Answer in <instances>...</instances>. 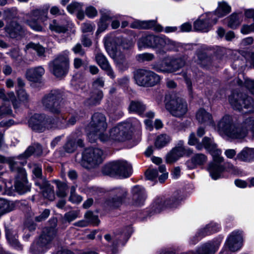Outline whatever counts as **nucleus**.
I'll list each match as a JSON object with an SVG mask.
<instances>
[{"instance_id":"f257e3e1","label":"nucleus","mask_w":254,"mask_h":254,"mask_svg":"<svg viewBox=\"0 0 254 254\" xmlns=\"http://www.w3.org/2000/svg\"><path fill=\"white\" fill-rule=\"evenodd\" d=\"M218 130L232 138L240 139L245 137L250 131L254 136V117L246 119L240 127L233 124V120L229 115L224 116L218 124Z\"/></svg>"},{"instance_id":"f03ea898","label":"nucleus","mask_w":254,"mask_h":254,"mask_svg":"<svg viewBox=\"0 0 254 254\" xmlns=\"http://www.w3.org/2000/svg\"><path fill=\"white\" fill-rule=\"evenodd\" d=\"M202 142L204 148L213 157V162L209 164L207 170L212 179L217 180L221 177L222 173L225 170V166L221 164L224 160L223 157L221 156L222 151L217 148L212 138L204 137Z\"/></svg>"},{"instance_id":"7ed1b4c3","label":"nucleus","mask_w":254,"mask_h":254,"mask_svg":"<svg viewBox=\"0 0 254 254\" xmlns=\"http://www.w3.org/2000/svg\"><path fill=\"white\" fill-rule=\"evenodd\" d=\"M107 127V124L105 116L99 113L94 114L91 122L86 127L89 141L94 142L97 138L102 141H107L108 135L104 133Z\"/></svg>"},{"instance_id":"20e7f679","label":"nucleus","mask_w":254,"mask_h":254,"mask_svg":"<svg viewBox=\"0 0 254 254\" xmlns=\"http://www.w3.org/2000/svg\"><path fill=\"white\" fill-rule=\"evenodd\" d=\"M140 122L135 118L128 119L125 122L122 123L113 127L110 131V135L108 140L111 138L113 140L123 141L129 138L130 132L132 128L138 127Z\"/></svg>"},{"instance_id":"39448f33","label":"nucleus","mask_w":254,"mask_h":254,"mask_svg":"<svg viewBox=\"0 0 254 254\" xmlns=\"http://www.w3.org/2000/svg\"><path fill=\"white\" fill-rule=\"evenodd\" d=\"M62 93L59 90H52L42 100L45 110L55 114H60L64 107Z\"/></svg>"},{"instance_id":"423d86ee","label":"nucleus","mask_w":254,"mask_h":254,"mask_svg":"<svg viewBox=\"0 0 254 254\" xmlns=\"http://www.w3.org/2000/svg\"><path fill=\"white\" fill-rule=\"evenodd\" d=\"M165 108L173 116L179 118L184 117L188 111L187 102L173 95L166 97Z\"/></svg>"},{"instance_id":"0eeeda50","label":"nucleus","mask_w":254,"mask_h":254,"mask_svg":"<svg viewBox=\"0 0 254 254\" xmlns=\"http://www.w3.org/2000/svg\"><path fill=\"white\" fill-rule=\"evenodd\" d=\"M103 172L109 176L117 175L122 178H127L131 174V166L126 161H117L105 165Z\"/></svg>"},{"instance_id":"6e6552de","label":"nucleus","mask_w":254,"mask_h":254,"mask_svg":"<svg viewBox=\"0 0 254 254\" xmlns=\"http://www.w3.org/2000/svg\"><path fill=\"white\" fill-rule=\"evenodd\" d=\"M229 101L232 108L239 111L243 109L246 113L254 112V101L251 97L243 95L242 93L233 92L229 97Z\"/></svg>"},{"instance_id":"1a4fd4ad","label":"nucleus","mask_w":254,"mask_h":254,"mask_svg":"<svg viewBox=\"0 0 254 254\" xmlns=\"http://www.w3.org/2000/svg\"><path fill=\"white\" fill-rule=\"evenodd\" d=\"M29 127L37 132H43L46 129H51L57 127L55 119L47 118L44 114H36L31 117L28 121Z\"/></svg>"},{"instance_id":"9d476101","label":"nucleus","mask_w":254,"mask_h":254,"mask_svg":"<svg viewBox=\"0 0 254 254\" xmlns=\"http://www.w3.org/2000/svg\"><path fill=\"white\" fill-rule=\"evenodd\" d=\"M68 55L67 50L64 51L49 63V66L56 76L62 77L67 73L69 65Z\"/></svg>"},{"instance_id":"9b49d317","label":"nucleus","mask_w":254,"mask_h":254,"mask_svg":"<svg viewBox=\"0 0 254 254\" xmlns=\"http://www.w3.org/2000/svg\"><path fill=\"white\" fill-rule=\"evenodd\" d=\"M136 83L139 86L151 87L156 85L160 81V77L149 70L140 69L134 74Z\"/></svg>"},{"instance_id":"f8f14e48","label":"nucleus","mask_w":254,"mask_h":254,"mask_svg":"<svg viewBox=\"0 0 254 254\" xmlns=\"http://www.w3.org/2000/svg\"><path fill=\"white\" fill-rule=\"evenodd\" d=\"M50 7L49 4L44 5L42 8L32 10L29 14V19L26 21L27 24L34 30L41 31L42 26L37 20L45 22L48 19V13Z\"/></svg>"},{"instance_id":"ddd939ff","label":"nucleus","mask_w":254,"mask_h":254,"mask_svg":"<svg viewBox=\"0 0 254 254\" xmlns=\"http://www.w3.org/2000/svg\"><path fill=\"white\" fill-rule=\"evenodd\" d=\"M243 245L242 232L236 230L232 232L227 238L224 247L219 254H230L239 250Z\"/></svg>"},{"instance_id":"4468645a","label":"nucleus","mask_w":254,"mask_h":254,"mask_svg":"<svg viewBox=\"0 0 254 254\" xmlns=\"http://www.w3.org/2000/svg\"><path fill=\"white\" fill-rule=\"evenodd\" d=\"M54 237V232L49 231L47 234L44 232L39 239L31 246L30 252L32 254H43L51 246V242Z\"/></svg>"},{"instance_id":"2eb2a0df","label":"nucleus","mask_w":254,"mask_h":254,"mask_svg":"<svg viewBox=\"0 0 254 254\" xmlns=\"http://www.w3.org/2000/svg\"><path fill=\"white\" fill-rule=\"evenodd\" d=\"M16 173L15 189L20 194L27 192L30 190V185L28 184L25 170L22 166H17L15 171Z\"/></svg>"},{"instance_id":"dca6fc26","label":"nucleus","mask_w":254,"mask_h":254,"mask_svg":"<svg viewBox=\"0 0 254 254\" xmlns=\"http://www.w3.org/2000/svg\"><path fill=\"white\" fill-rule=\"evenodd\" d=\"M103 151L98 148L89 147L84 150L82 153V159L91 167L100 164L103 161Z\"/></svg>"},{"instance_id":"f3484780","label":"nucleus","mask_w":254,"mask_h":254,"mask_svg":"<svg viewBox=\"0 0 254 254\" xmlns=\"http://www.w3.org/2000/svg\"><path fill=\"white\" fill-rule=\"evenodd\" d=\"M176 48V43L165 36H156L155 49L156 54L163 55L166 51L175 50Z\"/></svg>"},{"instance_id":"a211bd4d","label":"nucleus","mask_w":254,"mask_h":254,"mask_svg":"<svg viewBox=\"0 0 254 254\" xmlns=\"http://www.w3.org/2000/svg\"><path fill=\"white\" fill-rule=\"evenodd\" d=\"M213 17V13H209L197 19L193 24L194 30L203 32H208L211 27L217 22V18Z\"/></svg>"},{"instance_id":"6ab92c4d","label":"nucleus","mask_w":254,"mask_h":254,"mask_svg":"<svg viewBox=\"0 0 254 254\" xmlns=\"http://www.w3.org/2000/svg\"><path fill=\"white\" fill-rule=\"evenodd\" d=\"M42 148L41 145L38 143H35L28 147L24 153L18 156L17 158H11L9 160L10 167L13 170L14 165L17 164L18 162L17 160H21V161H25L26 163V159L30 156L32 154H34L35 155L39 156L42 153Z\"/></svg>"},{"instance_id":"aec40b11","label":"nucleus","mask_w":254,"mask_h":254,"mask_svg":"<svg viewBox=\"0 0 254 254\" xmlns=\"http://www.w3.org/2000/svg\"><path fill=\"white\" fill-rule=\"evenodd\" d=\"M179 204L177 199L159 198L153 204V210L155 212L159 213L165 208L176 207Z\"/></svg>"},{"instance_id":"412c9836","label":"nucleus","mask_w":254,"mask_h":254,"mask_svg":"<svg viewBox=\"0 0 254 254\" xmlns=\"http://www.w3.org/2000/svg\"><path fill=\"white\" fill-rule=\"evenodd\" d=\"M101 17L98 23V28L96 32L97 34L106 30L108 26V21L118 17L114 16L112 12L108 9L102 8L100 10Z\"/></svg>"},{"instance_id":"4be33fe9","label":"nucleus","mask_w":254,"mask_h":254,"mask_svg":"<svg viewBox=\"0 0 254 254\" xmlns=\"http://www.w3.org/2000/svg\"><path fill=\"white\" fill-rule=\"evenodd\" d=\"M95 60L100 67L106 71L107 74L110 78H115V74L113 68L110 64L106 57L102 53H97L95 56Z\"/></svg>"},{"instance_id":"5701e85b","label":"nucleus","mask_w":254,"mask_h":254,"mask_svg":"<svg viewBox=\"0 0 254 254\" xmlns=\"http://www.w3.org/2000/svg\"><path fill=\"white\" fill-rule=\"evenodd\" d=\"M195 117L198 122L201 125L214 126L211 114L203 109H200L197 111Z\"/></svg>"},{"instance_id":"b1692460","label":"nucleus","mask_w":254,"mask_h":254,"mask_svg":"<svg viewBox=\"0 0 254 254\" xmlns=\"http://www.w3.org/2000/svg\"><path fill=\"white\" fill-rule=\"evenodd\" d=\"M166 66H169L170 72L172 73L178 70L185 64V61L182 58H171L166 57L165 58Z\"/></svg>"},{"instance_id":"393cba45","label":"nucleus","mask_w":254,"mask_h":254,"mask_svg":"<svg viewBox=\"0 0 254 254\" xmlns=\"http://www.w3.org/2000/svg\"><path fill=\"white\" fill-rule=\"evenodd\" d=\"M220 241L207 243L199 248L195 254H213L219 249Z\"/></svg>"},{"instance_id":"a878e982","label":"nucleus","mask_w":254,"mask_h":254,"mask_svg":"<svg viewBox=\"0 0 254 254\" xmlns=\"http://www.w3.org/2000/svg\"><path fill=\"white\" fill-rule=\"evenodd\" d=\"M133 204L136 206L142 205L146 198L145 191L143 188L136 186L132 189Z\"/></svg>"},{"instance_id":"bb28decb","label":"nucleus","mask_w":254,"mask_h":254,"mask_svg":"<svg viewBox=\"0 0 254 254\" xmlns=\"http://www.w3.org/2000/svg\"><path fill=\"white\" fill-rule=\"evenodd\" d=\"M45 73V69L42 66L30 68L27 69L26 78L30 81L38 82Z\"/></svg>"},{"instance_id":"cd10ccee","label":"nucleus","mask_w":254,"mask_h":254,"mask_svg":"<svg viewBox=\"0 0 254 254\" xmlns=\"http://www.w3.org/2000/svg\"><path fill=\"white\" fill-rule=\"evenodd\" d=\"M207 161V156L202 153H197L194 155L190 160L187 161L186 164L190 169L196 168L204 165Z\"/></svg>"},{"instance_id":"c85d7f7f","label":"nucleus","mask_w":254,"mask_h":254,"mask_svg":"<svg viewBox=\"0 0 254 254\" xmlns=\"http://www.w3.org/2000/svg\"><path fill=\"white\" fill-rule=\"evenodd\" d=\"M156 36L154 35H147L142 36L137 42L138 48L140 50L148 48L155 49Z\"/></svg>"},{"instance_id":"c756f323","label":"nucleus","mask_w":254,"mask_h":254,"mask_svg":"<svg viewBox=\"0 0 254 254\" xmlns=\"http://www.w3.org/2000/svg\"><path fill=\"white\" fill-rule=\"evenodd\" d=\"M5 235L8 243L12 247L18 250H22V246L17 240L18 237L15 231L9 229H6L5 230Z\"/></svg>"},{"instance_id":"7c9ffc66","label":"nucleus","mask_w":254,"mask_h":254,"mask_svg":"<svg viewBox=\"0 0 254 254\" xmlns=\"http://www.w3.org/2000/svg\"><path fill=\"white\" fill-rule=\"evenodd\" d=\"M15 204L13 201L0 198V217L13 210Z\"/></svg>"},{"instance_id":"2f4dec72","label":"nucleus","mask_w":254,"mask_h":254,"mask_svg":"<svg viewBox=\"0 0 254 254\" xmlns=\"http://www.w3.org/2000/svg\"><path fill=\"white\" fill-rule=\"evenodd\" d=\"M236 159L250 161L254 159V148L246 147L238 154Z\"/></svg>"},{"instance_id":"473e14b6","label":"nucleus","mask_w":254,"mask_h":254,"mask_svg":"<svg viewBox=\"0 0 254 254\" xmlns=\"http://www.w3.org/2000/svg\"><path fill=\"white\" fill-rule=\"evenodd\" d=\"M171 140V137L169 135L166 133L161 134L156 137L154 145L156 148L161 149L168 144Z\"/></svg>"},{"instance_id":"72a5a7b5","label":"nucleus","mask_w":254,"mask_h":254,"mask_svg":"<svg viewBox=\"0 0 254 254\" xmlns=\"http://www.w3.org/2000/svg\"><path fill=\"white\" fill-rule=\"evenodd\" d=\"M117 197L113 198L112 200L108 202L109 205L113 207H117L121 204L122 199L127 194V191L125 189L118 188L117 189Z\"/></svg>"},{"instance_id":"f704fd0d","label":"nucleus","mask_w":254,"mask_h":254,"mask_svg":"<svg viewBox=\"0 0 254 254\" xmlns=\"http://www.w3.org/2000/svg\"><path fill=\"white\" fill-rule=\"evenodd\" d=\"M231 9V6L226 2H219L218 6L215 10V13H213V17H215L216 16L218 17L224 16L230 13Z\"/></svg>"},{"instance_id":"c9c22d12","label":"nucleus","mask_w":254,"mask_h":254,"mask_svg":"<svg viewBox=\"0 0 254 254\" xmlns=\"http://www.w3.org/2000/svg\"><path fill=\"white\" fill-rule=\"evenodd\" d=\"M146 109V106L142 102L138 101H132L128 106L130 112L142 115Z\"/></svg>"},{"instance_id":"e433bc0d","label":"nucleus","mask_w":254,"mask_h":254,"mask_svg":"<svg viewBox=\"0 0 254 254\" xmlns=\"http://www.w3.org/2000/svg\"><path fill=\"white\" fill-rule=\"evenodd\" d=\"M103 96L101 90H95L91 94L90 97L86 101V104L88 105H96L100 103Z\"/></svg>"},{"instance_id":"4c0bfd02","label":"nucleus","mask_w":254,"mask_h":254,"mask_svg":"<svg viewBox=\"0 0 254 254\" xmlns=\"http://www.w3.org/2000/svg\"><path fill=\"white\" fill-rule=\"evenodd\" d=\"M220 228L218 224L215 223H211L206 225L204 229L200 230L198 234L200 237H202L206 235L218 232L220 230Z\"/></svg>"},{"instance_id":"58836bf2","label":"nucleus","mask_w":254,"mask_h":254,"mask_svg":"<svg viewBox=\"0 0 254 254\" xmlns=\"http://www.w3.org/2000/svg\"><path fill=\"white\" fill-rule=\"evenodd\" d=\"M242 14L233 13L227 19L228 26L231 28H236L242 21Z\"/></svg>"},{"instance_id":"ea45409f","label":"nucleus","mask_w":254,"mask_h":254,"mask_svg":"<svg viewBox=\"0 0 254 254\" xmlns=\"http://www.w3.org/2000/svg\"><path fill=\"white\" fill-rule=\"evenodd\" d=\"M0 99L5 101H10L14 108H17L19 106V103L17 101L14 93L12 92L7 93L5 95L4 93V90L0 89Z\"/></svg>"},{"instance_id":"a19ab883","label":"nucleus","mask_w":254,"mask_h":254,"mask_svg":"<svg viewBox=\"0 0 254 254\" xmlns=\"http://www.w3.org/2000/svg\"><path fill=\"white\" fill-rule=\"evenodd\" d=\"M141 29H152L157 32H161L163 28L156 23L154 20L141 21Z\"/></svg>"},{"instance_id":"79ce46f5","label":"nucleus","mask_w":254,"mask_h":254,"mask_svg":"<svg viewBox=\"0 0 254 254\" xmlns=\"http://www.w3.org/2000/svg\"><path fill=\"white\" fill-rule=\"evenodd\" d=\"M151 68L158 72L163 73H170L169 66H166L165 64V58L163 59V62H155L151 64Z\"/></svg>"},{"instance_id":"37998d69","label":"nucleus","mask_w":254,"mask_h":254,"mask_svg":"<svg viewBox=\"0 0 254 254\" xmlns=\"http://www.w3.org/2000/svg\"><path fill=\"white\" fill-rule=\"evenodd\" d=\"M26 49H32L35 50L39 57H44L45 49L44 47L39 44L30 43L26 46Z\"/></svg>"},{"instance_id":"c03bdc74","label":"nucleus","mask_w":254,"mask_h":254,"mask_svg":"<svg viewBox=\"0 0 254 254\" xmlns=\"http://www.w3.org/2000/svg\"><path fill=\"white\" fill-rule=\"evenodd\" d=\"M6 31L8 33L11 37H15L16 35L22 31L20 25L15 22H12L10 26L5 28Z\"/></svg>"},{"instance_id":"a18cd8bd","label":"nucleus","mask_w":254,"mask_h":254,"mask_svg":"<svg viewBox=\"0 0 254 254\" xmlns=\"http://www.w3.org/2000/svg\"><path fill=\"white\" fill-rule=\"evenodd\" d=\"M49 28L52 31H54L59 33H64L67 30V28L65 26L59 24L56 20H54L50 24Z\"/></svg>"},{"instance_id":"49530a36","label":"nucleus","mask_w":254,"mask_h":254,"mask_svg":"<svg viewBox=\"0 0 254 254\" xmlns=\"http://www.w3.org/2000/svg\"><path fill=\"white\" fill-rule=\"evenodd\" d=\"M79 217V211L71 210L64 215L63 218V222H70Z\"/></svg>"},{"instance_id":"de8ad7c7","label":"nucleus","mask_w":254,"mask_h":254,"mask_svg":"<svg viewBox=\"0 0 254 254\" xmlns=\"http://www.w3.org/2000/svg\"><path fill=\"white\" fill-rule=\"evenodd\" d=\"M55 182L58 188L57 195L60 197H64L66 195V191L67 189V185L59 181H55Z\"/></svg>"},{"instance_id":"09e8293b","label":"nucleus","mask_w":254,"mask_h":254,"mask_svg":"<svg viewBox=\"0 0 254 254\" xmlns=\"http://www.w3.org/2000/svg\"><path fill=\"white\" fill-rule=\"evenodd\" d=\"M85 218L88 222V225L91 224L94 225H98L99 220L98 216L93 214L92 212L88 211L84 215Z\"/></svg>"},{"instance_id":"8fccbe9b","label":"nucleus","mask_w":254,"mask_h":254,"mask_svg":"<svg viewBox=\"0 0 254 254\" xmlns=\"http://www.w3.org/2000/svg\"><path fill=\"white\" fill-rule=\"evenodd\" d=\"M136 59L139 62H149L154 59V54L149 53H144L136 56Z\"/></svg>"},{"instance_id":"3c124183","label":"nucleus","mask_w":254,"mask_h":254,"mask_svg":"<svg viewBox=\"0 0 254 254\" xmlns=\"http://www.w3.org/2000/svg\"><path fill=\"white\" fill-rule=\"evenodd\" d=\"M75 190L76 188L74 186L71 188L69 200L74 203H79L82 200V198L81 196L75 193Z\"/></svg>"},{"instance_id":"603ef678","label":"nucleus","mask_w":254,"mask_h":254,"mask_svg":"<svg viewBox=\"0 0 254 254\" xmlns=\"http://www.w3.org/2000/svg\"><path fill=\"white\" fill-rule=\"evenodd\" d=\"M82 3L77 2H72L67 6V9L70 13L77 12L82 9Z\"/></svg>"},{"instance_id":"864d4df0","label":"nucleus","mask_w":254,"mask_h":254,"mask_svg":"<svg viewBox=\"0 0 254 254\" xmlns=\"http://www.w3.org/2000/svg\"><path fill=\"white\" fill-rule=\"evenodd\" d=\"M76 146L74 140L68 139L64 146V149L66 152L72 153L76 149Z\"/></svg>"},{"instance_id":"5fc2aeb1","label":"nucleus","mask_w":254,"mask_h":254,"mask_svg":"<svg viewBox=\"0 0 254 254\" xmlns=\"http://www.w3.org/2000/svg\"><path fill=\"white\" fill-rule=\"evenodd\" d=\"M116 65L118 69L120 71H124L128 68V64L126 60L123 58L120 59L118 58H116Z\"/></svg>"},{"instance_id":"6e6d98bb","label":"nucleus","mask_w":254,"mask_h":254,"mask_svg":"<svg viewBox=\"0 0 254 254\" xmlns=\"http://www.w3.org/2000/svg\"><path fill=\"white\" fill-rule=\"evenodd\" d=\"M158 172L161 173L160 175H159V181L161 183H163L168 178V174L166 171V167L164 165H162L159 167Z\"/></svg>"},{"instance_id":"4d7b16f0","label":"nucleus","mask_w":254,"mask_h":254,"mask_svg":"<svg viewBox=\"0 0 254 254\" xmlns=\"http://www.w3.org/2000/svg\"><path fill=\"white\" fill-rule=\"evenodd\" d=\"M172 150L176 153L179 158L187 152L192 153V151L190 149H186L185 147H175Z\"/></svg>"},{"instance_id":"13d9d810","label":"nucleus","mask_w":254,"mask_h":254,"mask_svg":"<svg viewBox=\"0 0 254 254\" xmlns=\"http://www.w3.org/2000/svg\"><path fill=\"white\" fill-rule=\"evenodd\" d=\"M159 176V172L156 169H148L145 172L146 178L149 180H153Z\"/></svg>"},{"instance_id":"bf43d9fd","label":"nucleus","mask_w":254,"mask_h":254,"mask_svg":"<svg viewBox=\"0 0 254 254\" xmlns=\"http://www.w3.org/2000/svg\"><path fill=\"white\" fill-rule=\"evenodd\" d=\"M86 15L90 18H93L98 14L97 9L92 6H89L85 9Z\"/></svg>"},{"instance_id":"052dcab7","label":"nucleus","mask_w":254,"mask_h":254,"mask_svg":"<svg viewBox=\"0 0 254 254\" xmlns=\"http://www.w3.org/2000/svg\"><path fill=\"white\" fill-rule=\"evenodd\" d=\"M95 25L90 22H85L82 24L81 30L83 33L91 32L95 29Z\"/></svg>"},{"instance_id":"680f3d73","label":"nucleus","mask_w":254,"mask_h":254,"mask_svg":"<svg viewBox=\"0 0 254 254\" xmlns=\"http://www.w3.org/2000/svg\"><path fill=\"white\" fill-rule=\"evenodd\" d=\"M18 99L22 102H27L29 101V96L23 89H20L17 92Z\"/></svg>"},{"instance_id":"e2e57ef3","label":"nucleus","mask_w":254,"mask_h":254,"mask_svg":"<svg viewBox=\"0 0 254 254\" xmlns=\"http://www.w3.org/2000/svg\"><path fill=\"white\" fill-rule=\"evenodd\" d=\"M43 196L50 199L53 200L54 198V192L52 188L48 187L45 189L43 192Z\"/></svg>"},{"instance_id":"0e129e2a","label":"nucleus","mask_w":254,"mask_h":254,"mask_svg":"<svg viewBox=\"0 0 254 254\" xmlns=\"http://www.w3.org/2000/svg\"><path fill=\"white\" fill-rule=\"evenodd\" d=\"M179 159L175 152L171 151L166 156V162L169 163L175 162Z\"/></svg>"},{"instance_id":"69168bd1","label":"nucleus","mask_w":254,"mask_h":254,"mask_svg":"<svg viewBox=\"0 0 254 254\" xmlns=\"http://www.w3.org/2000/svg\"><path fill=\"white\" fill-rule=\"evenodd\" d=\"M245 86L254 95V80L246 79L245 81Z\"/></svg>"},{"instance_id":"338daca9","label":"nucleus","mask_w":254,"mask_h":254,"mask_svg":"<svg viewBox=\"0 0 254 254\" xmlns=\"http://www.w3.org/2000/svg\"><path fill=\"white\" fill-rule=\"evenodd\" d=\"M183 76L185 80L186 83L187 84V88L190 95H192V83L190 80V77H188L187 74L185 72L183 73Z\"/></svg>"},{"instance_id":"774afa93","label":"nucleus","mask_w":254,"mask_h":254,"mask_svg":"<svg viewBox=\"0 0 254 254\" xmlns=\"http://www.w3.org/2000/svg\"><path fill=\"white\" fill-rule=\"evenodd\" d=\"M72 51L75 54H78L80 56H83L85 54L84 50L82 48V46L80 44H76L72 48Z\"/></svg>"}]
</instances>
